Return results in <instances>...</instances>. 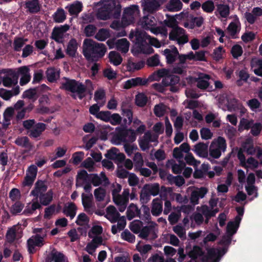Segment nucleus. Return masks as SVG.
Instances as JSON below:
<instances>
[{
  "instance_id": "nucleus-8",
  "label": "nucleus",
  "mask_w": 262,
  "mask_h": 262,
  "mask_svg": "<svg viewBox=\"0 0 262 262\" xmlns=\"http://www.w3.org/2000/svg\"><path fill=\"white\" fill-rule=\"evenodd\" d=\"M34 231L36 233H40L41 235L37 234L28 239V248L30 253H33L35 252L36 246L41 247L44 244L43 238L46 236L47 233V229L43 228H36L34 229Z\"/></svg>"
},
{
  "instance_id": "nucleus-48",
  "label": "nucleus",
  "mask_w": 262,
  "mask_h": 262,
  "mask_svg": "<svg viewBox=\"0 0 262 262\" xmlns=\"http://www.w3.org/2000/svg\"><path fill=\"white\" fill-rule=\"evenodd\" d=\"M148 101V98L145 93H139L135 96V104L140 107L144 106Z\"/></svg>"
},
{
  "instance_id": "nucleus-60",
  "label": "nucleus",
  "mask_w": 262,
  "mask_h": 262,
  "mask_svg": "<svg viewBox=\"0 0 262 262\" xmlns=\"http://www.w3.org/2000/svg\"><path fill=\"white\" fill-rule=\"evenodd\" d=\"M155 225L156 224H154L142 227L139 232V236L142 238H146L151 232L154 231Z\"/></svg>"
},
{
  "instance_id": "nucleus-36",
  "label": "nucleus",
  "mask_w": 262,
  "mask_h": 262,
  "mask_svg": "<svg viewBox=\"0 0 262 262\" xmlns=\"http://www.w3.org/2000/svg\"><path fill=\"white\" fill-rule=\"evenodd\" d=\"M26 8L27 10L32 13L38 12L41 9V5L39 4V0H30L26 3Z\"/></svg>"
},
{
  "instance_id": "nucleus-9",
  "label": "nucleus",
  "mask_w": 262,
  "mask_h": 262,
  "mask_svg": "<svg viewBox=\"0 0 262 262\" xmlns=\"http://www.w3.org/2000/svg\"><path fill=\"white\" fill-rule=\"evenodd\" d=\"M160 191V186L158 183L145 185L140 193V201L142 203H146L150 200V196L158 195Z\"/></svg>"
},
{
  "instance_id": "nucleus-1",
  "label": "nucleus",
  "mask_w": 262,
  "mask_h": 262,
  "mask_svg": "<svg viewBox=\"0 0 262 262\" xmlns=\"http://www.w3.org/2000/svg\"><path fill=\"white\" fill-rule=\"evenodd\" d=\"M62 88L71 93L74 98L81 99L85 96L86 92L91 93L94 90V86L92 81L87 79L84 84L74 79H66L62 83Z\"/></svg>"
},
{
  "instance_id": "nucleus-28",
  "label": "nucleus",
  "mask_w": 262,
  "mask_h": 262,
  "mask_svg": "<svg viewBox=\"0 0 262 262\" xmlns=\"http://www.w3.org/2000/svg\"><path fill=\"white\" fill-rule=\"evenodd\" d=\"M97 5L102 6L111 13L115 10H119L121 8L115 0H103L98 3Z\"/></svg>"
},
{
  "instance_id": "nucleus-42",
  "label": "nucleus",
  "mask_w": 262,
  "mask_h": 262,
  "mask_svg": "<svg viewBox=\"0 0 262 262\" xmlns=\"http://www.w3.org/2000/svg\"><path fill=\"white\" fill-rule=\"evenodd\" d=\"M116 49L123 53H126L128 51L129 42L126 38L118 39L115 42Z\"/></svg>"
},
{
  "instance_id": "nucleus-31",
  "label": "nucleus",
  "mask_w": 262,
  "mask_h": 262,
  "mask_svg": "<svg viewBox=\"0 0 262 262\" xmlns=\"http://www.w3.org/2000/svg\"><path fill=\"white\" fill-rule=\"evenodd\" d=\"M25 103L23 100H19L14 104L13 108L16 111L18 115H24L29 113L33 108L32 104H30L27 106L24 107Z\"/></svg>"
},
{
  "instance_id": "nucleus-29",
  "label": "nucleus",
  "mask_w": 262,
  "mask_h": 262,
  "mask_svg": "<svg viewBox=\"0 0 262 262\" xmlns=\"http://www.w3.org/2000/svg\"><path fill=\"white\" fill-rule=\"evenodd\" d=\"M20 93L19 86H17L11 90L0 88V97L6 101H9L13 96H16Z\"/></svg>"
},
{
  "instance_id": "nucleus-3",
  "label": "nucleus",
  "mask_w": 262,
  "mask_h": 262,
  "mask_svg": "<svg viewBox=\"0 0 262 262\" xmlns=\"http://www.w3.org/2000/svg\"><path fill=\"white\" fill-rule=\"evenodd\" d=\"M157 24L156 18L149 15L143 16L138 22V25L144 30H149L154 34H163L166 35L167 34L166 29L163 27H157Z\"/></svg>"
},
{
  "instance_id": "nucleus-16",
  "label": "nucleus",
  "mask_w": 262,
  "mask_h": 262,
  "mask_svg": "<svg viewBox=\"0 0 262 262\" xmlns=\"http://www.w3.org/2000/svg\"><path fill=\"white\" fill-rule=\"evenodd\" d=\"M37 168L35 165H30L27 170L26 175L22 182L24 187H31L33 184L37 175Z\"/></svg>"
},
{
  "instance_id": "nucleus-55",
  "label": "nucleus",
  "mask_w": 262,
  "mask_h": 262,
  "mask_svg": "<svg viewBox=\"0 0 262 262\" xmlns=\"http://www.w3.org/2000/svg\"><path fill=\"white\" fill-rule=\"evenodd\" d=\"M76 207L73 203L69 204L64 207V213L67 216L73 219L76 215Z\"/></svg>"
},
{
  "instance_id": "nucleus-15",
  "label": "nucleus",
  "mask_w": 262,
  "mask_h": 262,
  "mask_svg": "<svg viewBox=\"0 0 262 262\" xmlns=\"http://www.w3.org/2000/svg\"><path fill=\"white\" fill-rule=\"evenodd\" d=\"M2 73L4 74V75L1 77L4 86L11 88L17 83V78L16 77V73L14 71L11 69L3 70Z\"/></svg>"
},
{
  "instance_id": "nucleus-34",
  "label": "nucleus",
  "mask_w": 262,
  "mask_h": 262,
  "mask_svg": "<svg viewBox=\"0 0 262 262\" xmlns=\"http://www.w3.org/2000/svg\"><path fill=\"white\" fill-rule=\"evenodd\" d=\"M114 202L118 206L120 212H123L127 206L128 199L125 198L121 194L115 195L113 198Z\"/></svg>"
},
{
  "instance_id": "nucleus-58",
  "label": "nucleus",
  "mask_w": 262,
  "mask_h": 262,
  "mask_svg": "<svg viewBox=\"0 0 262 262\" xmlns=\"http://www.w3.org/2000/svg\"><path fill=\"white\" fill-rule=\"evenodd\" d=\"M232 181V174L229 173L226 181V184H220L217 186V191L219 192H227L228 190V186L230 185Z\"/></svg>"
},
{
  "instance_id": "nucleus-27",
  "label": "nucleus",
  "mask_w": 262,
  "mask_h": 262,
  "mask_svg": "<svg viewBox=\"0 0 262 262\" xmlns=\"http://www.w3.org/2000/svg\"><path fill=\"white\" fill-rule=\"evenodd\" d=\"M208 190L205 187H201L194 189L191 192L190 196L191 203L193 205H196L199 203V200L200 198H203L207 193Z\"/></svg>"
},
{
  "instance_id": "nucleus-19",
  "label": "nucleus",
  "mask_w": 262,
  "mask_h": 262,
  "mask_svg": "<svg viewBox=\"0 0 262 262\" xmlns=\"http://www.w3.org/2000/svg\"><path fill=\"white\" fill-rule=\"evenodd\" d=\"M180 82V77L178 76L168 74L162 79V83L166 86H170V90L173 92H176L178 90L176 86Z\"/></svg>"
},
{
  "instance_id": "nucleus-25",
  "label": "nucleus",
  "mask_w": 262,
  "mask_h": 262,
  "mask_svg": "<svg viewBox=\"0 0 262 262\" xmlns=\"http://www.w3.org/2000/svg\"><path fill=\"white\" fill-rule=\"evenodd\" d=\"M163 54L166 57L168 63H173L179 55V51L174 46H171L168 49H166L163 51Z\"/></svg>"
},
{
  "instance_id": "nucleus-4",
  "label": "nucleus",
  "mask_w": 262,
  "mask_h": 262,
  "mask_svg": "<svg viewBox=\"0 0 262 262\" xmlns=\"http://www.w3.org/2000/svg\"><path fill=\"white\" fill-rule=\"evenodd\" d=\"M220 106L224 110H228L230 111H234L237 113L244 114L247 113V109L243 105L238 103L234 98L222 96L220 98Z\"/></svg>"
},
{
  "instance_id": "nucleus-59",
  "label": "nucleus",
  "mask_w": 262,
  "mask_h": 262,
  "mask_svg": "<svg viewBox=\"0 0 262 262\" xmlns=\"http://www.w3.org/2000/svg\"><path fill=\"white\" fill-rule=\"evenodd\" d=\"M15 143L18 145L27 148L29 150H30L32 148V145L29 142L28 138L27 137H21L18 138L15 140Z\"/></svg>"
},
{
  "instance_id": "nucleus-35",
  "label": "nucleus",
  "mask_w": 262,
  "mask_h": 262,
  "mask_svg": "<svg viewBox=\"0 0 262 262\" xmlns=\"http://www.w3.org/2000/svg\"><path fill=\"white\" fill-rule=\"evenodd\" d=\"M47 190V186L44 182L41 181H38L35 183V187L31 192V195L37 198L39 196Z\"/></svg>"
},
{
  "instance_id": "nucleus-33",
  "label": "nucleus",
  "mask_w": 262,
  "mask_h": 262,
  "mask_svg": "<svg viewBox=\"0 0 262 262\" xmlns=\"http://www.w3.org/2000/svg\"><path fill=\"white\" fill-rule=\"evenodd\" d=\"M154 112L155 115H164L168 113H170L171 115H176L177 114L175 110H170L168 107L162 103H160L155 106Z\"/></svg>"
},
{
  "instance_id": "nucleus-47",
  "label": "nucleus",
  "mask_w": 262,
  "mask_h": 262,
  "mask_svg": "<svg viewBox=\"0 0 262 262\" xmlns=\"http://www.w3.org/2000/svg\"><path fill=\"white\" fill-rule=\"evenodd\" d=\"M230 13L229 7L227 5L219 4L216 6V15L218 14L222 18H226Z\"/></svg>"
},
{
  "instance_id": "nucleus-22",
  "label": "nucleus",
  "mask_w": 262,
  "mask_h": 262,
  "mask_svg": "<svg viewBox=\"0 0 262 262\" xmlns=\"http://www.w3.org/2000/svg\"><path fill=\"white\" fill-rule=\"evenodd\" d=\"M89 180L94 186L100 185H106L108 183V180L103 172H101L99 175L97 174H90Z\"/></svg>"
},
{
  "instance_id": "nucleus-21",
  "label": "nucleus",
  "mask_w": 262,
  "mask_h": 262,
  "mask_svg": "<svg viewBox=\"0 0 262 262\" xmlns=\"http://www.w3.org/2000/svg\"><path fill=\"white\" fill-rule=\"evenodd\" d=\"M143 11L149 13H154L158 11L160 7L158 0H143L142 2Z\"/></svg>"
},
{
  "instance_id": "nucleus-5",
  "label": "nucleus",
  "mask_w": 262,
  "mask_h": 262,
  "mask_svg": "<svg viewBox=\"0 0 262 262\" xmlns=\"http://www.w3.org/2000/svg\"><path fill=\"white\" fill-rule=\"evenodd\" d=\"M226 148L225 139L222 137H219L212 141L209 149V155L214 159H218L222 153L226 151Z\"/></svg>"
},
{
  "instance_id": "nucleus-14",
  "label": "nucleus",
  "mask_w": 262,
  "mask_h": 262,
  "mask_svg": "<svg viewBox=\"0 0 262 262\" xmlns=\"http://www.w3.org/2000/svg\"><path fill=\"white\" fill-rule=\"evenodd\" d=\"M136 138V134L133 130L130 129L122 130L114 137V143L119 145L122 143L133 142L135 140Z\"/></svg>"
},
{
  "instance_id": "nucleus-40",
  "label": "nucleus",
  "mask_w": 262,
  "mask_h": 262,
  "mask_svg": "<svg viewBox=\"0 0 262 262\" xmlns=\"http://www.w3.org/2000/svg\"><path fill=\"white\" fill-rule=\"evenodd\" d=\"M169 74V71L165 69H162L156 72H154L152 75H150L147 79L148 81H159L160 78H165Z\"/></svg>"
},
{
  "instance_id": "nucleus-39",
  "label": "nucleus",
  "mask_w": 262,
  "mask_h": 262,
  "mask_svg": "<svg viewBox=\"0 0 262 262\" xmlns=\"http://www.w3.org/2000/svg\"><path fill=\"white\" fill-rule=\"evenodd\" d=\"M40 207L41 206L38 203V199L35 198L32 200L31 203L27 204L23 212L26 215H29L32 214L37 209H39Z\"/></svg>"
},
{
  "instance_id": "nucleus-64",
  "label": "nucleus",
  "mask_w": 262,
  "mask_h": 262,
  "mask_svg": "<svg viewBox=\"0 0 262 262\" xmlns=\"http://www.w3.org/2000/svg\"><path fill=\"white\" fill-rule=\"evenodd\" d=\"M51 256L54 262H68L67 258L60 252H52Z\"/></svg>"
},
{
  "instance_id": "nucleus-37",
  "label": "nucleus",
  "mask_w": 262,
  "mask_h": 262,
  "mask_svg": "<svg viewBox=\"0 0 262 262\" xmlns=\"http://www.w3.org/2000/svg\"><path fill=\"white\" fill-rule=\"evenodd\" d=\"M105 156L109 159L120 161L123 160L125 158L124 155L120 153L119 150L116 148H113L109 150Z\"/></svg>"
},
{
  "instance_id": "nucleus-54",
  "label": "nucleus",
  "mask_w": 262,
  "mask_h": 262,
  "mask_svg": "<svg viewBox=\"0 0 262 262\" xmlns=\"http://www.w3.org/2000/svg\"><path fill=\"white\" fill-rule=\"evenodd\" d=\"M28 41L27 39H25L22 37H16L13 41V49L15 51H20L22 47Z\"/></svg>"
},
{
  "instance_id": "nucleus-61",
  "label": "nucleus",
  "mask_w": 262,
  "mask_h": 262,
  "mask_svg": "<svg viewBox=\"0 0 262 262\" xmlns=\"http://www.w3.org/2000/svg\"><path fill=\"white\" fill-rule=\"evenodd\" d=\"M94 194L97 201L101 202L105 197L106 191L104 188L99 187L94 190Z\"/></svg>"
},
{
  "instance_id": "nucleus-46",
  "label": "nucleus",
  "mask_w": 262,
  "mask_h": 262,
  "mask_svg": "<svg viewBox=\"0 0 262 262\" xmlns=\"http://www.w3.org/2000/svg\"><path fill=\"white\" fill-rule=\"evenodd\" d=\"M194 152L199 156L205 158L208 156L207 146L204 143H199L194 147Z\"/></svg>"
},
{
  "instance_id": "nucleus-26",
  "label": "nucleus",
  "mask_w": 262,
  "mask_h": 262,
  "mask_svg": "<svg viewBox=\"0 0 262 262\" xmlns=\"http://www.w3.org/2000/svg\"><path fill=\"white\" fill-rule=\"evenodd\" d=\"M227 30L232 38H235L237 37V34L241 30V23L236 16L234 20L229 24Z\"/></svg>"
},
{
  "instance_id": "nucleus-49",
  "label": "nucleus",
  "mask_w": 262,
  "mask_h": 262,
  "mask_svg": "<svg viewBox=\"0 0 262 262\" xmlns=\"http://www.w3.org/2000/svg\"><path fill=\"white\" fill-rule=\"evenodd\" d=\"M244 150L249 155H253L256 152V149L253 146V140L251 138H247L242 145Z\"/></svg>"
},
{
  "instance_id": "nucleus-44",
  "label": "nucleus",
  "mask_w": 262,
  "mask_h": 262,
  "mask_svg": "<svg viewBox=\"0 0 262 262\" xmlns=\"http://www.w3.org/2000/svg\"><path fill=\"white\" fill-rule=\"evenodd\" d=\"M162 211V203L161 201L158 199H155L152 202L151 213L153 215L158 216Z\"/></svg>"
},
{
  "instance_id": "nucleus-32",
  "label": "nucleus",
  "mask_w": 262,
  "mask_h": 262,
  "mask_svg": "<svg viewBox=\"0 0 262 262\" xmlns=\"http://www.w3.org/2000/svg\"><path fill=\"white\" fill-rule=\"evenodd\" d=\"M183 6L181 0H169L165 5V8L169 12H175L181 11Z\"/></svg>"
},
{
  "instance_id": "nucleus-24",
  "label": "nucleus",
  "mask_w": 262,
  "mask_h": 262,
  "mask_svg": "<svg viewBox=\"0 0 262 262\" xmlns=\"http://www.w3.org/2000/svg\"><path fill=\"white\" fill-rule=\"evenodd\" d=\"M148 80L141 77H136L126 81L123 85V89H129L132 87L147 84Z\"/></svg>"
},
{
  "instance_id": "nucleus-63",
  "label": "nucleus",
  "mask_w": 262,
  "mask_h": 262,
  "mask_svg": "<svg viewBox=\"0 0 262 262\" xmlns=\"http://www.w3.org/2000/svg\"><path fill=\"white\" fill-rule=\"evenodd\" d=\"M143 227V223L139 220H135L130 224V229L135 233H139Z\"/></svg>"
},
{
  "instance_id": "nucleus-2",
  "label": "nucleus",
  "mask_w": 262,
  "mask_h": 262,
  "mask_svg": "<svg viewBox=\"0 0 262 262\" xmlns=\"http://www.w3.org/2000/svg\"><path fill=\"white\" fill-rule=\"evenodd\" d=\"M83 54L89 61H95L103 57L106 52L105 45L98 43L91 39H85L82 46Z\"/></svg>"
},
{
  "instance_id": "nucleus-38",
  "label": "nucleus",
  "mask_w": 262,
  "mask_h": 262,
  "mask_svg": "<svg viewBox=\"0 0 262 262\" xmlns=\"http://www.w3.org/2000/svg\"><path fill=\"white\" fill-rule=\"evenodd\" d=\"M78 48V43L76 39L72 38L68 42L66 53L71 57H75Z\"/></svg>"
},
{
  "instance_id": "nucleus-30",
  "label": "nucleus",
  "mask_w": 262,
  "mask_h": 262,
  "mask_svg": "<svg viewBox=\"0 0 262 262\" xmlns=\"http://www.w3.org/2000/svg\"><path fill=\"white\" fill-rule=\"evenodd\" d=\"M104 216L111 223H114L117 222L120 214L114 206L110 205L106 208Z\"/></svg>"
},
{
  "instance_id": "nucleus-13",
  "label": "nucleus",
  "mask_w": 262,
  "mask_h": 262,
  "mask_svg": "<svg viewBox=\"0 0 262 262\" xmlns=\"http://www.w3.org/2000/svg\"><path fill=\"white\" fill-rule=\"evenodd\" d=\"M217 199L212 198L209 201V206L203 205L200 207H198L197 210L202 212L208 220L219 211L217 207Z\"/></svg>"
},
{
  "instance_id": "nucleus-7",
  "label": "nucleus",
  "mask_w": 262,
  "mask_h": 262,
  "mask_svg": "<svg viewBox=\"0 0 262 262\" xmlns=\"http://www.w3.org/2000/svg\"><path fill=\"white\" fill-rule=\"evenodd\" d=\"M24 127L28 130V135L33 138L39 137L46 129V125L43 123H35L34 120L24 121Z\"/></svg>"
},
{
  "instance_id": "nucleus-41",
  "label": "nucleus",
  "mask_w": 262,
  "mask_h": 262,
  "mask_svg": "<svg viewBox=\"0 0 262 262\" xmlns=\"http://www.w3.org/2000/svg\"><path fill=\"white\" fill-rule=\"evenodd\" d=\"M251 67L254 73L259 76H262V60L257 58H252Z\"/></svg>"
},
{
  "instance_id": "nucleus-23",
  "label": "nucleus",
  "mask_w": 262,
  "mask_h": 262,
  "mask_svg": "<svg viewBox=\"0 0 262 262\" xmlns=\"http://www.w3.org/2000/svg\"><path fill=\"white\" fill-rule=\"evenodd\" d=\"M70 29V26L68 25H61L58 27L54 28L52 37L57 42H59L63 38L64 34Z\"/></svg>"
},
{
  "instance_id": "nucleus-50",
  "label": "nucleus",
  "mask_w": 262,
  "mask_h": 262,
  "mask_svg": "<svg viewBox=\"0 0 262 262\" xmlns=\"http://www.w3.org/2000/svg\"><path fill=\"white\" fill-rule=\"evenodd\" d=\"M48 80L50 82L56 80L59 77V72L54 68H50L46 71Z\"/></svg>"
},
{
  "instance_id": "nucleus-12",
  "label": "nucleus",
  "mask_w": 262,
  "mask_h": 262,
  "mask_svg": "<svg viewBox=\"0 0 262 262\" xmlns=\"http://www.w3.org/2000/svg\"><path fill=\"white\" fill-rule=\"evenodd\" d=\"M135 36L136 37V43L140 46H144L146 45L145 48L140 47L142 52L145 54H151L154 52L153 49L147 45L149 35H148L145 32L143 31H137L135 33Z\"/></svg>"
},
{
  "instance_id": "nucleus-6",
  "label": "nucleus",
  "mask_w": 262,
  "mask_h": 262,
  "mask_svg": "<svg viewBox=\"0 0 262 262\" xmlns=\"http://www.w3.org/2000/svg\"><path fill=\"white\" fill-rule=\"evenodd\" d=\"M140 11L138 5H133L124 9L122 16L124 25L129 26L134 24L139 17Z\"/></svg>"
},
{
  "instance_id": "nucleus-56",
  "label": "nucleus",
  "mask_w": 262,
  "mask_h": 262,
  "mask_svg": "<svg viewBox=\"0 0 262 262\" xmlns=\"http://www.w3.org/2000/svg\"><path fill=\"white\" fill-rule=\"evenodd\" d=\"M53 198V192L49 191L45 194H42L39 196L40 203L44 206L48 205L52 201Z\"/></svg>"
},
{
  "instance_id": "nucleus-17",
  "label": "nucleus",
  "mask_w": 262,
  "mask_h": 262,
  "mask_svg": "<svg viewBox=\"0 0 262 262\" xmlns=\"http://www.w3.org/2000/svg\"><path fill=\"white\" fill-rule=\"evenodd\" d=\"M82 203L85 211L93 214L96 211L95 205L93 202L92 193L82 194Z\"/></svg>"
},
{
  "instance_id": "nucleus-43",
  "label": "nucleus",
  "mask_w": 262,
  "mask_h": 262,
  "mask_svg": "<svg viewBox=\"0 0 262 262\" xmlns=\"http://www.w3.org/2000/svg\"><path fill=\"white\" fill-rule=\"evenodd\" d=\"M70 14L72 15H77L82 9V4L79 1H76L66 7Z\"/></svg>"
},
{
  "instance_id": "nucleus-62",
  "label": "nucleus",
  "mask_w": 262,
  "mask_h": 262,
  "mask_svg": "<svg viewBox=\"0 0 262 262\" xmlns=\"http://www.w3.org/2000/svg\"><path fill=\"white\" fill-rule=\"evenodd\" d=\"M112 13L107 11L102 6L100 8L97 13V17L102 20H107L111 17Z\"/></svg>"
},
{
  "instance_id": "nucleus-20",
  "label": "nucleus",
  "mask_w": 262,
  "mask_h": 262,
  "mask_svg": "<svg viewBox=\"0 0 262 262\" xmlns=\"http://www.w3.org/2000/svg\"><path fill=\"white\" fill-rule=\"evenodd\" d=\"M17 74L20 76L19 83L23 86L28 83L31 80L30 69L27 66L19 67L17 70Z\"/></svg>"
},
{
  "instance_id": "nucleus-45",
  "label": "nucleus",
  "mask_w": 262,
  "mask_h": 262,
  "mask_svg": "<svg viewBox=\"0 0 262 262\" xmlns=\"http://www.w3.org/2000/svg\"><path fill=\"white\" fill-rule=\"evenodd\" d=\"M89 180V176L87 172L82 170L78 172L76 178V186L77 187L82 186Z\"/></svg>"
},
{
  "instance_id": "nucleus-51",
  "label": "nucleus",
  "mask_w": 262,
  "mask_h": 262,
  "mask_svg": "<svg viewBox=\"0 0 262 262\" xmlns=\"http://www.w3.org/2000/svg\"><path fill=\"white\" fill-rule=\"evenodd\" d=\"M139 213H140V210L138 209L137 205H136L134 204H131L128 206L127 210V212H126L127 217L129 220H131L135 216H138L139 215Z\"/></svg>"
},
{
  "instance_id": "nucleus-10",
  "label": "nucleus",
  "mask_w": 262,
  "mask_h": 262,
  "mask_svg": "<svg viewBox=\"0 0 262 262\" xmlns=\"http://www.w3.org/2000/svg\"><path fill=\"white\" fill-rule=\"evenodd\" d=\"M169 39L179 45H183L189 40L186 31L180 27L171 30L169 33Z\"/></svg>"
},
{
  "instance_id": "nucleus-11",
  "label": "nucleus",
  "mask_w": 262,
  "mask_h": 262,
  "mask_svg": "<svg viewBox=\"0 0 262 262\" xmlns=\"http://www.w3.org/2000/svg\"><path fill=\"white\" fill-rule=\"evenodd\" d=\"M241 221L240 216H236L234 221L229 222L227 226L226 235L224 236L221 242L222 244L227 245H229L231 241L232 236L234 234L239 227Z\"/></svg>"
},
{
  "instance_id": "nucleus-18",
  "label": "nucleus",
  "mask_w": 262,
  "mask_h": 262,
  "mask_svg": "<svg viewBox=\"0 0 262 262\" xmlns=\"http://www.w3.org/2000/svg\"><path fill=\"white\" fill-rule=\"evenodd\" d=\"M210 79V76L205 74H200L196 78L190 77L188 78L189 82H196V86L198 88L202 90L207 89L209 83L208 80Z\"/></svg>"
},
{
  "instance_id": "nucleus-57",
  "label": "nucleus",
  "mask_w": 262,
  "mask_h": 262,
  "mask_svg": "<svg viewBox=\"0 0 262 262\" xmlns=\"http://www.w3.org/2000/svg\"><path fill=\"white\" fill-rule=\"evenodd\" d=\"M66 18L65 12L62 9H58L53 15V19L56 23H62Z\"/></svg>"
},
{
  "instance_id": "nucleus-53",
  "label": "nucleus",
  "mask_w": 262,
  "mask_h": 262,
  "mask_svg": "<svg viewBox=\"0 0 262 262\" xmlns=\"http://www.w3.org/2000/svg\"><path fill=\"white\" fill-rule=\"evenodd\" d=\"M110 36V31L106 29L99 30L96 34L95 38L99 41H104Z\"/></svg>"
},
{
  "instance_id": "nucleus-52",
  "label": "nucleus",
  "mask_w": 262,
  "mask_h": 262,
  "mask_svg": "<svg viewBox=\"0 0 262 262\" xmlns=\"http://www.w3.org/2000/svg\"><path fill=\"white\" fill-rule=\"evenodd\" d=\"M109 59L110 62L115 66L119 65L122 61V58L120 55L115 51H111L109 53Z\"/></svg>"
}]
</instances>
